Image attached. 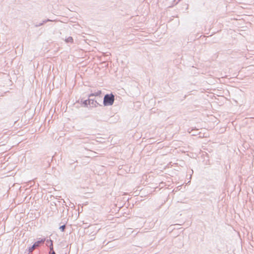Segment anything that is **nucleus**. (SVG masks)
I'll use <instances>...</instances> for the list:
<instances>
[{
	"mask_svg": "<svg viewBox=\"0 0 254 254\" xmlns=\"http://www.w3.org/2000/svg\"><path fill=\"white\" fill-rule=\"evenodd\" d=\"M46 246L50 249V251L54 250L53 241L51 239L46 240Z\"/></svg>",
	"mask_w": 254,
	"mask_h": 254,
	"instance_id": "2",
	"label": "nucleus"
},
{
	"mask_svg": "<svg viewBox=\"0 0 254 254\" xmlns=\"http://www.w3.org/2000/svg\"><path fill=\"white\" fill-rule=\"evenodd\" d=\"M65 41L67 43H73V39L72 38V37L69 36L65 39Z\"/></svg>",
	"mask_w": 254,
	"mask_h": 254,
	"instance_id": "6",
	"label": "nucleus"
},
{
	"mask_svg": "<svg viewBox=\"0 0 254 254\" xmlns=\"http://www.w3.org/2000/svg\"><path fill=\"white\" fill-rule=\"evenodd\" d=\"M45 241H46L45 238H43L40 240L37 241L34 244V246H35L36 248H38V247H40V246L41 245L43 244Z\"/></svg>",
	"mask_w": 254,
	"mask_h": 254,
	"instance_id": "3",
	"label": "nucleus"
},
{
	"mask_svg": "<svg viewBox=\"0 0 254 254\" xmlns=\"http://www.w3.org/2000/svg\"><path fill=\"white\" fill-rule=\"evenodd\" d=\"M115 95L112 93L106 94L103 99V105L105 106H111L114 104Z\"/></svg>",
	"mask_w": 254,
	"mask_h": 254,
	"instance_id": "1",
	"label": "nucleus"
},
{
	"mask_svg": "<svg viewBox=\"0 0 254 254\" xmlns=\"http://www.w3.org/2000/svg\"><path fill=\"white\" fill-rule=\"evenodd\" d=\"M90 104L92 106V107H97L98 105H99V104L97 102V101L94 99L89 98Z\"/></svg>",
	"mask_w": 254,
	"mask_h": 254,
	"instance_id": "4",
	"label": "nucleus"
},
{
	"mask_svg": "<svg viewBox=\"0 0 254 254\" xmlns=\"http://www.w3.org/2000/svg\"><path fill=\"white\" fill-rule=\"evenodd\" d=\"M101 94V91L98 90L97 92H95L94 93H91L90 95H89V97L91 98L92 97L94 96H100V95Z\"/></svg>",
	"mask_w": 254,
	"mask_h": 254,
	"instance_id": "5",
	"label": "nucleus"
},
{
	"mask_svg": "<svg viewBox=\"0 0 254 254\" xmlns=\"http://www.w3.org/2000/svg\"><path fill=\"white\" fill-rule=\"evenodd\" d=\"M36 247L34 246V245L33 244L32 246L28 248V251L29 253H32L33 250L36 248Z\"/></svg>",
	"mask_w": 254,
	"mask_h": 254,
	"instance_id": "8",
	"label": "nucleus"
},
{
	"mask_svg": "<svg viewBox=\"0 0 254 254\" xmlns=\"http://www.w3.org/2000/svg\"><path fill=\"white\" fill-rule=\"evenodd\" d=\"M83 104L84 105L85 107H87L88 105H90L89 97L88 99L85 100L83 102Z\"/></svg>",
	"mask_w": 254,
	"mask_h": 254,
	"instance_id": "7",
	"label": "nucleus"
},
{
	"mask_svg": "<svg viewBox=\"0 0 254 254\" xmlns=\"http://www.w3.org/2000/svg\"><path fill=\"white\" fill-rule=\"evenodd\" d=\"M49 21H53V20H51L50 19H45V20H43L42 22H41V23H42V25H43L45 23H46Z\"/></svg>",
	"mask_w": 254,
	"mask_h": 254,
	"instance_id": "10",
	"label": "nucleus"
},
{
	"mask_svg": "<svg viewBox=\"0 0 254 254\" xmlns=\"http://www.w3.org/2000/svg\"><path fill=\"white\" fill-rule=\"evenodd\" d=\"M59 229H60V230L64 232L65 231V225H63L62 226H61L59 228Z\"/></svg>",
	"mask_w": 254,
	"mask_h": 254,
	"instance_id": "9",
	"label": "nucleus"
},
{
	"mask_svg": "<svg viewBox=\"0 0 254 254\" xmlns=\"http://www.w3.org/2000/svg\"><path fill=\"white\" fill-rule=\"evenodd\" d=\"M49 254H56V253L55 252L54 250L50 251Z\"/></svg>",
	"mask_w": 254,
	"mask_h": 254,
	"instance_id": "12",
	"label": "nucleus"
},
{
	"mask_svg": "<svg viewBox=\"0 0 254 254\" xmlns=\"http://www.w3.org/2000/svg\"><path fill=\"white\" fill-rule=\"evenodd\" d=\"M34 26L35 27H40L41 26H42V23H34Z\"/></svg>",
	"mask_w": 254,
	"mask_h": 254,
	"instance_id": "11",
	"label": "nucleus"
},
{
	"mask_svg": "<svg viewBox=\"0 0 254 254\" xmlns=\"http://www.w3.org/2000/svg\"><path fill=\"white\" fill-rule=\"evenodd\" d=\"M94 238H95V237H94V238H91V239H90V240H92L94 239Z\"/></svg>",
	"mask_w": 254,
	"mask_h": 254,
	"instance_id": "13",
	"label": "nucleus"
}]
</instances>
